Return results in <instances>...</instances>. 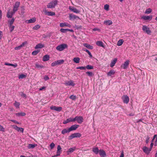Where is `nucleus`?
I'll use <instances>...</instances> for the list:
<instances>
[{"label":"nucleus","instance_id":"f257e3e1","mask_svg":"<svg viewBox=\"0 0 157 157\" xmlns=\"http://www.w3.org/2000/svg\"><path fill=\"white\" fill-rule=\"evenodd\" d=\"M57 0H54L48 3L47 5L48 8H52L55 7L58 3Z\"/></svg>","mask_w":157,"mask_h":157},{"label":"nucleus","instance_id":"a878e982","mask_svg":"<svg viewBox=\"0 0 157 157\" xmlns=\"http://www.w3.org/2000/svg\"><path fill=\"white\" fill-rule=\"evenodd\" d=\"M115 73V71L113 70H111L109 71L107 73V75L108 76H112L114 75Z\"/></svg>","mask_w":157,"mask_h":157},{"label":"nucleus","instance_id":"bf43d9fd","mask_svg":"<svg viewBox=\"0 0 157 157\" xmlns=\"http://www.w3.org/2000/svg\"><path fill=\"white\" fill-rule=\"evenodd\" d=\"M44 78L45 81L48 80L49 79V77L47 75H45Z\"/></svg>","mask_w":157,"mask_h":157},{"label":"nucleus","instance_id":"b1692460","mask_svg":"<svg viewBox=\"0 0 157 157\" xmlns=\"http://www.w3.org/2000/svg\"><path fill=\"white\" fill-rule=\"evenodd\" d=\"M93 151L96 154H98L99 152V150L97 147H94L92 148Z\"/></svg>","mask_w":157,"mask_h":157},{"label":"nucleus","instance_id":"de8ad7c7","mask_svg":"<svg viewBox=\"0 0 157 157\" xmlns=\"http://www.w3.org/2000/svg\"><path fill=\"white\" fill-rule=\"evenodd\" d=\"M39 52V51L38 50L34 51L32 52V54L33 55L35 56Z\"/></svg>","mask_w":157,"mask_h":157},{"label":"nucleus","instance_id":"7c9ffc66","mask_svg":"<svg viewBox=\"0 0 157 157\" xmlns=\"http://www.w3.org/2000/svg\"><path fill=\"white\" fill-rule=\"evenodd\" d=\"M70 132L69 131V128H65L63 129L61 131V133L63 134H65L69 132Z\"/></svg>","mask_w":157,"mask_h":157},{"label":"nucleus","instance_id":"c9c22d12","mask_svg":"<svg viewBox=\"0 0 157 157\" xmlns=\"http://www.w3.org/2000/svg\"><path fill=\"white\" fill-rule=\"evenodd\" d=\"M25 113L23 112L16 113V115L18 116H25Z\"/></svg>","mask_w":157,"mask_h":157},{"label":"nucleus","instance_id":"c756f323","mask_svg":"<svg viewBox=\"0 0 157 157\" xmlns=\"http://www.w3.org/2000/svg\"><path fill=\"white\" fill-rule=\"evenodd\" d=\"M49 56L48 55L44 56L43 58V60L44 61H46L48 60L49 59Z\"/></svg>","mask_w":157,"mask_h":157},{"label":"nucleus","instance_id":"bb28decb","mask_svg":"<svg viewBox=\"0 0 157 157\" xmlns=\"http://www.w3.org/2000/svg\"><path fill=\"white\" fill-rule=\"evenodd\" d=\"M117 58H115L112 61L111 63L110 64V66L111 67H113V66H114L115 65V64L116 63L117 61Z\"/></svg>","mask_w":157,"mask_h":157},{"label":"nucleus","instance_id":"4d7b16f0","mask_svg":"<svg viewBox=\"0 0 157 157\" xmlns=\"http://www.w3.org/2000/svg\"><path fill=\"white\" fill-rule=\"evenodd\" d=\"M150 138V137L148 136H147L146 140V143L147 144L149 142Z\"/></svg>","mask_w":157,"mask_h":157},{"label":"nucleus","instance_id":"c03bdc74","mask_svg":"<svg viewBox=\"0 0 157 157\" xmlns=\"http://www.w3.org/2000/svg\"><path fill=\"white\" fill-rule=\"evenodd\" d=\"M86 74H87L88 76H92L94 75V74L92 72L87 71L86 72Z\"/></svg>","mask_w":157,"mask_h":157},{"label":"nucleus","instance_id":"9d476101","mask_svg":"<svg viewBox=\"0 0 157 157\" xmlns=\"http://www.w3.org/2000/svg\"><path fill=\"white\" fill-rule=\"evenodd\" d=\"M62 148L60 145H58L57 147V154L56 155L54 156V157L58 156H59L62 151Z\"/></svg>","mask_w":157,"mask_h":157},{"label":"nucleus","instance_id":"a211bd4d","mask_svg":"<svg viewBox=\"0 0 157 157\" xmlns=\"http://www.w3.org/2000/svg\"><path fill=\"white\" fill-rule=\"evenodd\" d=\"M44 11L46 15L48 16H53L55 15V13L53 12L47 11L46 10H44Z\"/></svg>","mask_w":157,"mask_h":157},{"label":"nucleus","instance_id":"393cba45","mask_svg":"<svg viewBox=\"0 0 157 157\" xmlns=\"http://www.w3.org/2000/svg\"><path fill=\"white\" fill-rule=\"evenodd\" d=\"M36 21V18L35 17H33L29 20L26 21V22L28 23H31L35 22Z\"/></svg>","mask_w":157,"mask_h":157},{"label":"nucleus","instance_id":"f8f14e48","mask_svg":"<svg viewBox=\"0 0 157 157\" xmlns=\"http://www.w3.org/2000/svg\"><path fill=\"white\" fill-rule=\"evenodd\" d=\"M129 60L126 61L124 63L121 65V67L124 69L127 68L129 65Z\"/></svg>","mask_w":157,"mask_h":157},{"label":"nucleus","instance_id":"39448f33","mask_svg":"<svg viewBox=\"0 0 157 157\" xmlns=\"http://www.w3.org/2000/svg\"><path fill=\"white\" fill-rule=\"evenodd\" d=\"M142 30L147 34H150L151 33V31L150 30L149 28L145 25L143 26Z\"/></svg>","mask_w":157,"mask_h":157},{"label":"nucleus","instance_id":"dca6fc26","mask_svg":"<svg viewBox=\"0 0 157 157\" xmlns=\"http://www.w3.org/2000/svg\"><path fill=\"white\" fill-rule=\"evenodd\" d=\"M70 20H74L76 19H80L79 17L77 16L70 14L69 16Z\"/></svg>","mask_w":157,"mask_h":157},{"label":"nucleus","instance_id":"8fccbe9b","mask_svg":"<svg viewBox=\"0 0 157 157\" xmlns=\"http://www.w3.org/2000/svg\"><path fill=\"white\" fill-rule=\"evenodd\" d=\"M60 31L62 33H65L67 31V29H60Z\"/></svg>","mask_w":157,"mask_h":157},{"label":"nucleus","instance_id":"3c124183","mask_svg":"<svg viewBox=\"0 0 157 157\" xmlns=\"http://www.w3.org/2000/svg\"><path fill=\"white\" fill-rule=\"evenodd\" d=\"M104 9L105 10L108 11L109 10V5L108 4H106L105 5Z\"/></svg>","mask_w":157,"mask_h":157},{"label":"nucleus","instance_id":"a18cd8bd","mask_svg":"<svg viewBox=\"0 0 157 157\" xmlns=\"http://www.w3.org/2000/svg\"><path fill=\"white\" fill-rule=\"evenodd\" d=\"M86 68L88 70L92 69L94 68L93 67L90 65H87L86 66Z\"/></svg>","mask_w":157,"mask_h":157},{"label":"nucleus","instance_id":"7ed1b4c3","mask_svg":"<svg viewBox=\"0 0 157 157\" xmlns=\"http://www.w3.org/2000/svg\"><path fill=\"white\" fill-rule=\"evenodd\" d=\"M82 136L81 133H75L71 134L68 137V139L71 140L74 138L80 137Z\"/></svg>","mask_w":157,"mask_h":157},{"label":"nucleus","instance_id":"49530a36","mask_svg":"<svg viewBox=\"0 0 157 157\" xmlns=\"http://www.w3.org/2000/svg\"><path fill=\"white\" fill-rule=\"evenodd\" d=\"M9 27L10 28V31L12 32L14 30L15 26L13 25H10Z\"/></svg>","mask_w":157,"mask_h":157},{"label":"nucleus","instance_id":"4c0bfd02","mask_svg":"<svg viewBox=\"0 0 157 157\" xmlns=\"http://www.w3.org/2000/svg\"><path fill=\"white\" fill-rule=\"evenodd\" d=\"M69 98L73 100H75L76 98V97L75 95H72L69 97Z\"/></svg>","mask_w":157,"mask_h":157},{"label":"nucleus","instance_id":"052dcab7","mask_svg":"<svg viewBox=\"0 0 157 157\" xmlns=\"http://www.w3.org/2000/svg\"><path fill=\"white\" fill-rule=\"evenodd\" d=\"M21 47H22L21 46V45H20V46L15 47L14 49L16 50H19L20 49Z\"/></svg>","mask_w":157,"mask_h":157},{"label":"nucleus","instance_id":"864d4df0","mask_svg":"<svg viewBox=\"0 0 157 157\" xmlns=\"http://www.w3.org/2000/svg\"><path fill=\"white\" fill-rule=\"evenodd\" d=\"M77 69H80L81 70H85L86 67H79L76 68Z\"/></svg>","mask_w":157,"mask_h":157},{"label":"nucleus","instance_id":"e433bc0d","mask_svg":"<svg viewBox=\"0 0 157 157\" xmlns=\"http://www.w3.org/2000/svg\"><path fill=\"white\" fill-rule=\"evenodd\" d=\"M36 145L35 144H29L28 146V148L29 149L33 148L36 146Z\"/></svg>","mask_w":157,"mask_h":157},{"label":"nucleus","instance_id":"0eeeda50","mask_svg":"<svg viewBox=\"0 0 157 157\" xmlns=\"http://www.w3.org/2000/svg\"><path fill=\"white\" fill-rule=\"evenodd\" d=\"M51 110H55L57 112H60L62 109V107H61L56 106H52L50 107Z\"/></svg>","mask_w":157,"mask_h":157},{"label":"nucleus","instance_id":"69168bd1","mask_svg":"<svg viewBox=\"0 0 157 157\" xmlns=\"http://www.w3.org/2000/svg\"><path fill=\"white\" fill-rule=\"evenodd\" d=\"M11 121L14 123H16L17 124H19V123L17 121L15 120H11Z\"/></svg>","mask_w":157,"mask_h":157},{"label":"nucleus","instance_id":"412c9836","mask_svg":"<svg viewBox=\"0 0 157 157\" xmlns=\"http://www.w3.org/2000/svg\"><path fill=\"white\" fill-rule=\"evenodd\" d=\"M44 45L43 44L41 43H39L37 44L35 47V49H37L38 48H41L44 47Z\"/></svg>","mask_w":157,"mask_h":157},{"label":"nucleus","instance_id":"c85d7f7f","mask_svg":"<svg viewBox=\"0 0 157 157\" xmlns=\"http://www.w3.org/2000/svg\"><path fill=\"white\" fill-rule=\"evenodd\" d=\"M96 44L98 46L101 47L103 48L104 47L103 43L101 41H97Z\"/></svg>","mask_w":157,"mask_h":157},{"label":"nucleus","instance_id":"a19ab883","mask_svg":"<svg viewBox=\"0 0 157 157\" xmlns=\"http://www.w3.org/2000/svg\"><path fill=\"white\" fill-rule=\"evenodd\" d=\"M26 77V76L24 74H21L20 75L18 76V78L19 79H22L24 78H25Z\"/></svg>","mask_w":157,"mask_h":157},{"label":"nucleus","instance_id":"2eb2a0df","mask_svg":"<svg viewBox=\"0 0 157 157\" xmlns=\"http://www.w3.org/2000/svg\"><path fill=\"white\" fill-rule=\"evenodd\" d=\"M79 126V125L77 124H74L72 125L70 128H69V129L70 132L72 131L75 130Z\"/></svg>","mask_w":157,"mask_h":157},{"label":"nucleus","instance_id":"f704fd0d","mask_svg":"<svg viewBox=\"0 0 157 157\" xmlns=\"http://www.w3.org/2000/svg\"><path fill=\"white\" fill-rule=\"evenodd\" d=\"M58 65H60L64 63V61L63 59L59 60L56 61Z\"/></svg>","mask_w":157,"mask_h":157},{"label":"nucleus","instance_id":"603ef678","mask_svg":"<svg viewBox=\"0 0 157 157\" xmlns=\"http://www.w3.org/2000/svg\"><path fill=\"white\" fill-rule=\"evenodd\" d=\"M58 65L56 61L51 63V66L52 67H54Z\"/></svg>","mask_w":157,"mask_h":157},{"label":"nucleus","instance_id":"338daca9","mask_svg":"<svg viewBox=\"0 0 157 157\" xmlns=\"http://www.w3.org/2000/svg\"><path fill=\"white\" fill-rule=\"evenodd\" d=\"M2 36V32L0 31V40H1Z\"/></svg>","mask_w":157,"mask_h":157},{"label":"nucleus","instance_id":"79ce46f5","mask_svg":"<svg viewBox=\"0 0 157 157\" xmlns=\"http://www.w3.org/2000/svg\"><path fill=\"white\" fill-rule=\"evenodd\" d=\"M151 9L150 8H148V9H146L145 12V13L147 14H149L151 13Z\"/></svg>","mask_w":157,"mask_h":157},{"label":"nucleus","instance_id":"0e129e2a","mask_svg":"<svg viewBox=\"0 0 157 157\" xmlns=\"http://www.w3.org/2000/svg\"><path fill=\"white\" fill-rule=\"evenodd\" d=\"M11 66L13 67H16L17 66V64H11Z\"/></svg>","mask_w":157,"mask_h":157},{"label":"nucleus","instance_id":"ddd939ff","mask_svg":"<svg viewBox=\"0 0 157 157\" xmlns=\"http://www.w3.org/2000/svg\"><path fill=\"white\" fill-rule=\"evenodd\" d=\"M69 9L70 10L76 13H79L80 12L79 10L75 8H74L73 7L70 6L69 7Z\"/></svg>","mask_w":157,"mask_h":157},{"label":"nucleus","instance_id":"774afa93","mask_svg":"<svg viewBox=\"0 0 157 157\" xmlns=\"http://www.w3.org/2000/svg\"><path fill=\"white\" fill-rule=\"evenodd\" d=\"M153 146V143H151L150 144V147L149 148L150 149H151V150Z\"/></svg>","mask_w":157,"mask_h":157},{"label":"nucleus","instance_id":"20e7f679","mask_svg":"<svg viewBox=\"0 0 157 157\" xmlns=\"http://www.w3.org/2000/svg\"><path fill=\"white\" fill-rule=\"evenodd\" d=\"M20 5V2H16L15 4L14 5L13 11V13H15L18 10V8L19 7Z\"/></svg>","mask_w":157,"mask_h":157},{"label":"nucleus","instance_id":"09e8293b","mask_svg":"<svg viewBox=\"0 0 157 157\" xmlns=\"http://www.w3.org/2000/svg\"><path fill=\"white\" fill-rule=\"evenodd\" d=\"M14 21V18H12L10 21H9L10 25H12Z\"/></svg>","mask_w":157,"mask_h":157},{"label":"nucleus","instance_id":"ea45409f","mask_svg":"<svg viewBox=\"0 0 157 157\" xmlns=\"http://www.w3.org/2000/svg\"><path fill=\"white\" fill-rule=\"evenodd\" d=\"M36 67L37 68H42L44 67V66L42 65H41L39 64L36 63L35 64Z\"/></svg>","mask_w":157,"mask_h":157},{"label":"nucleus","instance_id":"680f3d73","mask_svg":"<svg viewBox=\"0 0 157 157\" xmlns=\"http://www.w3.org/2000/svg\"><path fill=\"white\" fill-rule=\"evenodd\" d=\"M86 52H87L88 53V54L90 56V57H92V55L91 53L88 50L87 51H86Z\"/></svg>","mask_w":157,"mask_h":157},{"label":"nucleus","instance_id":"f03ea898","mask_svg":"<svg viewBox=\"0 0 157 157\" xmlns=\"http://www.w3.org/2000/svg\"><path fill=\"white\" fill-rule=\"evenodd\" d=\"M67 45L66 44H63L58 45L56 47V49L60 51H61L65 48H67Z\"/></svg>","mask_w":157,"mask_h":157},{"label":"nucleus","instance_id":"f3484780","mask_svg":"<svg viewBox=\"0 0 157 157\" xmlns=\"http://www.w3.org/2000/svg\"><path fill=\"white\" fill-rule=\"evenodd\" d=\"M74 118H73L71 117H70L68 119H66V120L64 121H63V124H66L69 122H74Z\"/></svg>","mask_w":157,"mask_h":157},{"label":"nucleus","instance_id":"5701e85b","mask_svg":"<svg viewBox=\"0 0 157 157\" xmlns=\"http://www.w3.org/2000/svg\"><path fill=\"white\" fill-rule=\"evenodd\" d=\"M76 149L75 147H73L70 148L67 151L68 155L70 154L71 153L73 152Z\"/></svg>","mask_w":157,"mask_h":157},{"label":"nucleus","instance_id":"cd10ccee","mask_svg":"<svg viewBox=\"0 0 157 157\" xmlns=\"http://www.w3.org/2000/svg\"><path fill=\"white\" fill-rule=\"evenodd\" d=\"M14 13H13V11L11 12L8 11L7 13V17L8 18H11Z\"/></svg>","mask_w":157,"mask_h":157},{"label":"nucleus","instance_id":"aec40b11","mask_svg":"<svg viewBox=\"0 0 157 157\" xmlns=\"http://www.w3.org/2000/svg\"><path fill=\"white\" fill-rule=\"evenodd\" d=\"M65 84L66 86H73L75 85V84L73 83V81L72 80H70L65 82Z\"/></svg>","mask_w":157,"mask_h":157},{"label":"nucleus","instance_id":"37998d69","mask_svg":"<svg viewBox=\"0 0 157 157\" xmlns=\"http://www.w3.org/2000/svg\"><path fill=\"white\" fill-rule=\"evenodd\" d=\"M40 27V26L38 25H36L33 28V29L37 30Z\"/></svg>","mask_w":157,"mask_h":157},{"label":"nucleus","instance_id":"6e6552de","mask_svg":"<svg viewBox=\"0 0 157 157\" xmlns=\"http://www.w3.org/2000/svg\"><path fill=\"white\" fill-rule=\"evenodd\" d=\"M122 98L124 103L128 104L129 101V98L127 95H124L122 96Z\"/></svg>","mask_w":157,"mask_h":157},{"label":"nucleus","instance_id":"58836bf2","mask_svg":"<svg viewBox=\"0 0 157 157\" xmlns=\"http://www.w3.org/2000/svg\"><path fill=\"white\" fill-rule=\"evenodd\" d=\"M20 105V104L19 102H17L16 101L14 103V105L17 108H19Z\"/></svg>","mask_w":157,"mask_h":157},{"label":"nucleus","instance_id":"6ab92c4d","mask_svg":"<svg viewBox=\"0 0 157 157\" xmlns=\"http://www.w3.org/2000/svg\"><path fill=\"white\" fill-rule=\"evenodd\" d=\"M83 45L84 46L89 49H93V47L91 45H90L87 43H84L83 44Z\"/></svg>","mask_w":157,"mask_h":157},{"label":"nucleus","instance_id":"5fc2aeb1","mask_svg":"<svg viewBox=\"0 0 157 157\" xmlns=\"http://www.w3.org/2000/svg\"><path fill=\"white\" fill-rule=\"evenodd\" d=\"M59 26L60 27H63L65 26H67V25H66V23H61L60 24Z\"/></svg>","mask_w":157,"mask_h":157},{"label":"nucleus","instance_id":"2f4dec72","mask_svg":"<svg viewBox=\"0 0 157 157\" xmlns=\"http://www.w3.org/2000/svg\"><path fill=\"white\" fill-rule=\"evenodd\" d=\"M124 42L123 39H120L117 42V45L118 46H120L122 45Z\"/></svg>","mask_w":157,"mask_h":157},{"label":"nucleus","instance_id":"423d86ee","mask_svg":"<svg viewBox=\"0 0 157 157\" xmlns=\"http://www.w3.org/2000/svg\"><path fill=\"white\" fill-rule=\"evenodd\" d=\"M74 120V121H76L79 124H81L83 121V118L82 116H76Z\"/></svg>","mask_w":157,"mask_h":157},{"label":"nucleus","instance_id":"4be33fe9","mask_svg":"<svg viewBox=\"0 0 157 157\" xmlns=\"http://www.w3.org/2000/svg\"><path fill=\"white\" fill-rule=\"evenodd\" d=\"M152 18V16H143L142 17V18L144 20H151Z\"/></svg>","mask_w":157,"mask_h":157},{"label":"nucleus","instance_id":"4468645a","mask_svg":"<svg viewBox=\"0 0 157 157\" xmlns=\"http://www.w3.org/2000/svg\"><path fill=\"white\" fill-rule=\"evenodd\" d=\"M99 153L101 157H105L106 156V153L103 149H100Z\"/></svg>","mask_w":157,"mask_h":157},{"label":"nucleus","instance_id":"9b49d317","mask_svg":"<svg viewBox=\"0 0 157 157\" xmlns=\"http://www.w3.org/2000/svg\"><path fill=\"white\" fill-rule=\"evenodd\" d=\"M142 149L143 151L147 154H148L151 151V149H150L146 146L144 147Z\"/></svg>","mask_w":157,"mask_h":157},{"label":"nucleus","instance_id":"473e14b6","mask_svg":"<svg viewBox=\"0 0 157 157\" xmlns=\"http://www.w3.org/2000/svg\"><path fill=\"white\" fill-rule=\"evenodd\" d=\"M112 22L110 20H107L104 21V23L106 25H110L112 24Z\"/></svg>","mask_w":157,"mask_h":157},{"label":"nucleus","instance_id":"e2e57ef3","mask_svg":"<svg viewBox=\"0 0 157 157\" xmlns=\"http://www.w3.org/2000/svg\"><path fill=\"white\" fill-rule=\"evenodd\" d=\"M27 44V42L26 41L24 42H23L22 44H21V46L22 47H24L25 44Z\"/></svg>","mask_w":157,"mask_h":157},{"label":"nucleus","instance_id":"1a4fd4ad","mask_svg":"<svg viewBox=\"0 0 157 157\" xmlns=\"http://www.w3.org/2000/svg\"><path fill=\"white\" fill-rule=\"evenodd\" d=\"M12 127L13 128H14L18 132L20 131L22 133L23 132L24 128H22L18 127L16 125H12Z\"/></svg>","mask_w":157,"mask_h":157},{"label":"nucleus","instance_id":"6e6d98bb","mask_svg":"<svg viewBox=\"0 0 157 157\" xmlns=\"http://www.w3.org/2000/svg\"><path fill=\"white\" fill-rule=\"evenodd\" d=\"M0 131H2L3 132H4L5 131V128L1 125H0Z\"/></svg>","mask_w":157,"mask_h":157},{"label":"nucleus","instance_id":"72a5a7b5","mask_svg":"<svg viewBox=\"0 0 157 157\" xmlns=\"http://www.w3.org/2000/svg\"><path fill=\"white\" fill-rule=\"evenodd\" d=\"M80 59L78 57H75L73 59V61L76 63H78L79 62Z\"/></svg>","mask_w":157,"mask_h":157},{"label":"nucleus","instance_id":"13d9d810","mask_svg":"<svg viewBox=\"0 0 157 157\" xmlns=\"http://www.w3.org/2000/svg\"><path fill=\"white\" fill-rule=\"evenodd\" d=\"M55 145L54 143L53 142L50 145V147L51 149H53Z\"/></svg>","mask_w":157,"mask_h":157}]
</instances>
